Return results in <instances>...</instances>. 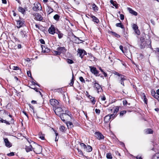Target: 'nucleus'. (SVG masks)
<instances>
[{
	"instance_id": "f257e3e1",
	"label": "nucleus",
	"mask_w": 159,
	"mask_h": 159,
	"mask_svg": "<svg viewBox=\"0 0 159 159\" xmlns=\"http://www.w3.org/2000/svg\"><path fill=\"white\" fill-rule=\"evenodd\" d=\"M147 36L148 37V39H146V40H144V36L141 37L140 38V41L141 43V45L143 48H144L147 46H148L149 47H151V39L148 36Z\"/></svg>"
},
{
	"instance_id": "f03ea898",
	"label": "nucleus",
	"mask_w": 159,
	"mask_h": 159,
	"mask_svg": "<svg viewBox=\"0 0 159 159\" xmlns=\"http://www.w3.org/2000/svg\"><path fill=\"white\" fill-rule=\"evenodd\" d=\"M70 114L69 112L66 111L65 113H61V115H60V117L63 121H65L71 118Z\"/></svg>"
},
{
	"instance_id": "7ed1b4c3",
	"label": "nucleus",
	"mask_w": 159,
	"mask_h": 159,
	"mask_svg": "<svg viewBox=\"0 0 159 159\" xmlns=\"http://www.w3.org/2000/svg\"><path fill=\"white\" fill-rule=\"evenodd\" d=\"M34 152L36 154L41 153L42 148L41 146L37 144H35L34 147L33 148Z\"/></svg>"
},
{
	"instance_id": "20e7f679",
	"label": "nucleus",
	"mask_w": 159,
	"mask_h": 159,
	"mask_svg": "<svg viewBox=\"0 0 159 159\" xmlns=\"http://www.w3.org/2000/svg\"><path fill=\"white\" fill-rule=\"evenodd\" d=\"M93 85L94 88L97 91L98 93L101 92L102 91V89L100 85L96 81L93 82Z\"/></svg>"
},
{
	"instance_id": "39448f33",
	"label": "nucleus",
	"mask_w": 159,
	"mask_h": 159,
	"mask_svg": "<svg viewBox=\"0 0 159 159\" xmlns=\"http://www.w3.org/2000/svg\"><path fill=\"white\" fill-rule=\"evenodd\" d=\"M33 10L35 11L41 10L42 7L40 4L38 2H36L34 4V6L33 7Z\"/></svg>"
},
{
	"instance_id": "423d86ee",
	"label": "nucleus",
	"mask_w": 159,
	"mask_h": 159,
	"mask_svg": "<svg viewBox=\"0 0 159 159\" xmlns=\"http://www.w3.org/2000/svg\"><path fill=\"white\" fill-rule=\"evenodd\" d=\"M63 111V110L60 107H57L54 111V112L56 115H59V116H60V115H61V113Z\"/></svg>"
},
{
	"instance_id": "0eeeda50",
	"label": "nucleus",
	"mask_w": 159,
	"mask_h": 159,
	"mask_svg": "<svg viewBox=\"0 0 159 159\" xmlns=\"http://www.w3.org/2000/svg\"><path fill=\"white\" fill-rule=\"evenodd\" d=\"M125 55L129 59H132V54L131 52L128 49H125L124 51Z\"/></svg>"
},
{
	"instance_id": "6e6552de",
	"label": "nucleus",
	"mask_w": 159,
	"mask_h": 159,
	"mask_svg": "<svg viewBox=\"0 0 159 159\" xmlns=\"http://www.w3.org/2000/svg\"><path fill=\"white\" fill-rule=\"evenodd\" d=\"M4 141L5 143V145L7 147L10 148L11 147V143L9 141L7 138H4Z\"/></svg>"
},
{
	"instance_id": "1a4fd4ad",
	"label": "nucleus",
	"mask_w": 159,
	"mask_h": 159,
	"mask_svg": "<svg viewBox=\"0 0 159 159\" xmlns=\"http://www.w3.org/2000/svg\"><path fill=\"white\" fill-rule=\"evenodd\" d=\"M50 102L51 104L53 106H56L58 105L59 102L56 100L52 99L50 100Z\"/></svg>"
},
{
	"instance_id": "9d476101",
	"label": "nucleus",
	"mask_w": 159,
	"mask_h": 159,
	"mask_svg": "<svg viewBox=\"0 0 159 159\" xmlns=\"http://www.w3.org/2000/svg\"><path fill=\"white\" fill-rule=\"evenodd\" d=\"M34 16L35 17V18L37 20L41 21L42 20L43 18L42 16L38 13H36L34 14Z\"/></svg>"
},
{
	"instance_id": "9b49d317",
	"label": "nucleus",
	"mask_w": 159,
	"mask_h": 159,
	"mask_svg": "<svg viewBox=\"0 0 159 159\" xmlns=\"http://www.w3.org/2000/svg\"><path fill=\"white\" fill-rule=\"evenodd\" d=\"M95 137L98 139H102L104 138L103 135L100 132H96L95 133Z\"/></svg>"
},
{
	"instance_id": "f8f14e48",
	"label": "nucleus",
	"mask_w": 159,
	"mask_h": 159,
	"mask_svg": "<svg viewBox=\"0 0 159 159\" xmlns=\"http://www.w3.org/2000/svg\"><path fill=\"white\" fill-rule=\"evenodd\" d=\"M89 67L91 71L95 75H97L98 74V72L95 67H92L91 66H90Z\"/></svg>"
},
{
	"instance_id": "ddd939ff",
	"label": "nucleus",
	"mask_w": 159,
	"mask_h": 159,
	"mask_svg": "<svg viewBox=\"0 0 159 159\" xmlns=\"http://www.w3.org/2000/svg\"><path fill=\"white\" fill-rule=\"evenodd\" d=\"M78 50V53L79 54L80 56V57L81 58H82L83 57L85 54V51H84V50L80 49H79Z\"/></svg>"
},
{
	"instance_id": "4468645a",
	"label": "nucleus",
	"mask_w": 159,
	"mask_h": 159,
	"mask_svg": "<svg viewBox=\"0 0 159 159\" xmlns=\"http://www.w3.org/2000/svg\"><path fill=\"white\" fill-rule=\"evenodd\" d=\"M24 25V22L21 20L17 21L16 26L18 28H20Z\"/></svg>"
},
{
	"instance_id": "2eb2a0df",
	"label": "nucleus",
	"mask_w": 159,
	"mask_h": 159,
	"mask_svg": "<svg viewBox=\"0 0 159 159\" xmlns=\"http://www.w3.org/2000/svg\"><path fill=\"white\" fill-rule=\"evenodd\" d=\"M49 32L52 34H54L55 33V29L54 26L53 25H52L48 30Z\"/></svg>"
},
{
	"instance_id": "dca6fc26",
	"label": "nucleus",
	"mask_w": 159,
	"mask_h": 159,
	"mask_svg": "<svg viewBox=\"0 0 159 159\" xmlns=\"http://www.w3.org/2000/svg\"><path fill=\"white\" fill-rule=\"evenodd\" d=\"M57 50L59 52L60 54L61 53H64L66 51V50L64 47H61L57 48Z\"/></svg>"
},
{
	"instance_id": "f3484780",
	"label": "nucleus",
	"mask_w": 159,
	"mask_h": 159,
	"mask_svg": "<svg viewBox=\"0 0 159 159\" xmlns=\"http://www.w3.org/2000/svg\"><path fill=\"white\" fill-rule=\"evenodd\" d=\"M32 145L29 143V145L26 146L25 149L27 152H28L32 150Z\"/></svg>"
},
{
	"instance_id": "a211bd4d",
	"label": "nucleus",
	"mask_w": 159,
	"mask_h": 159,
	"mask_svg": "<svg viewBox=\"0 0 159 159\" xmlns=\"http://www.w3.org/2000/svg\"><path fill=\"white\" fill-rule=\"evenodd\" d=\"M127 10L129 11V13L133 15H134L135 16H136L137 15V13L135 11L133 10L131 8L128 7L127 8Z\"/></svg>"
},
{
	"instance_id": "6ab92c4d",
	"label": "nucleus",
	"mask_w": 159,
	"mask_h": 159,
	"mask_svg": "<svg viewBox=\"0 0 159 159\" xmlns=\"http://www.w3.org/2000/svg\"><path fill=\"white\" fill-rule=\"evenodd\" d=\"M42 51L43 52H49V50L44 45H41Z\"/></svg>"
},
{
	"instance_id": "aec40b11",
	"label": "nucleus",
	"mask_w": 159,
	"mask_h": 159,
	"mask_svg": "<svg viewBox=\"0 0 159 159\" xmlns=\"http://www.w3.org/2000/svg\"><path fill=\"white\" fill-rule=\"evenodd\" d=\"M92 150V147L89 145L86 146V148H85L84 151L86 152H91Z\"/></svg>"
},
{
	"instance_id": "412c9836",
	"label": "nucleus",
	"mask_w": 159,
	"mask_h": 159,
	"mask_svg": "<svg viewBox=\"0 0 159 159\" xmlns=\"http://www.w3.org/2000/svg\"><path fill=\"white\" fill-rule=\"evenodd\" d=\"M90 16L92 18V20L93 21L97 23H98L99 22V20L95 16H93L92 15H91Z\"/></svg>"
},
{
	"instance_id": "4be33fe9",
	"label": "nucleus",
	"mask_w": 159,
	"mask_h": 159,
	"mask_svg": "<svg viewBox=\"0 0 159 159\" xmlns=\"http://www.w3.org/2000/svg\"><path fill=\"white\" fill-rule=\"evenodd\" d=\"M47 12L50 14L53 11V10L49 6H48L46 9Z\"/></svg>"
},
{
	"instance_id": "5701e85b",
	"label": "nucleus",
	"mask_w": 159,
	"mask_h": 159,
	"mask_svg": "<svg viewBox=\"0 0 159 159\" xmlns=\"http://www.w3.org/2000/svg\"><path fill=\"white\" fill-rule=\"evenodd\" d=\"M145 133L146 134H151L153 133V130L151 129H148L145 130Z\"/></svg>"
},
{
	"instance_id": "b1692460",
	"label": "nucleus",
	"mask_w": 159,
	"mask_h": 159,
	"mask_svg": "<svg viewBox=\"0 0 159 159\" xmlns=\"http://www.w3.org/2000/svg\"><path fill=\"white\" fill-rule=\"evenodd\" d=\"M110 115H108L105 116L104 118V121L105 122H108L111 119Z\"/></svg>"
},
{
	"instance_id": "393cba45",
	"label": "nucleus",
	"mask_w": 159,
	"mask_h": 159,
	"mask_svg": "<svg viewBox=\"0 0 159 159\" xmlns=\"http://www.w3.org/2000/svg\"><path fill=\"white\" fill-rule=\"evenodd\" d=\"M26 36L25 32V31H21L20 32V36L21 38H24Z\"/></svg>"
},
{
	"instance_id": "a878e982",
	"label": "nucleus",
	"mask_w": 159,
	"mask_h": 159,
	"mask_svg": "<svg viewBox=\"0 0 159 159\" xmlns=\"http://www.w3.org/2000/svg\"><path fill=\"white\" fill-rule=\"evenodd\" d=\"M66 124L68 128H71L73 126V124L71 122L67 121L66 123Z\"/></svg>"
},
{
	"instance_id": "bb28decb",
	"label": "nucleus",
	"mask_w": 159,
	"mask_h": 159,
	"mask_svg": "<svg viewBox=\"0 0 159 159\" xmlns=\"http://www.w3.org/2000/svg\"><path fill=\"white\" fill-rule=\"evenodd\" d=\"M56 33L57 34L58 37L59 39H60L62 38L63 36V34L62 33H61L60 31H58Z\"/></svg>"
},
{
	"instance_id": "cd10ccee",
	"label": "nucleus",
	"mask_w": 159,
	"mask_h": 159,
	"mask_svg": "<svg viewBox=\"0 0 159 159\" xmlns=\"http://www.w3.org/2000/svg\"><path fill=\"white\" fill-rule=\"evenodd\" d=\"M89 98H90L91 99V102L93 104H95V100H94V98L93 97L91 96H89Z\"/></svg>"
},
{
	"instance_id": "c85d7f7f",
	"label": "nucleus",
	"mask_w": 159,
	"mask_h": 159,
	"mask_svg": "<svg viewBox=\"0 0 159 159\" xmlns=\"http://www.w3.org/2000/svg\"><path fill=\"white\" fill-rule=\"evenodd\" d=\"M92 9H93L94 11H95L98 10V7L95 4H93L92 5Z\"/></svg>"
},
{
	"instance_id": "c756f323",
	"label": "nucleus",
	"mask_w": 159,
	"mask_h": 159,
	"mask_svg": "<svg viewBox=\"0 0 159 159\" xmlns=\"http://www.w3.org/2000/svg\"><path fill=\"white\" fill-rule=\"evenodd\" d=\"M119 79H120L121 81L120 82L121 84H122L124 86V83L123 82V81L125 79L124 77V76H121V77H119Z\"/></svg>"
},
{
	"instance_id": "7c9ffc66",
	"label": "nucleus",
	"mask_w": 159,
	"mask_h": 159,
	"mask_svg": "<svg viewBox=\"0 0 159 159\" xmlns=\"http://www.w3.org/2000/svg\"><path fill=\"white\" fill-rule=\"evenodd\" d=\"M152 159H159V153H156L153 156Z\"/></svg>"
},
{
	"instance_id": "2f4dec72",
	"label": "nucleus",
	"mask_w": 159,
	"mask_h": 159,
	"mask_svg": "<svg viewBox=\"0 0 159 159\" xmlns=\"http://www.w3.org/2000/svg\"><path fill=\"white\" fill-rule=\"evenodd\" d=\"M18 10L19 11L21 12L22 14H24L25 12V11L24 9L22 7H19Z\"/></svg>"
},
{
	"instance_id": "473e14b6",
	"label": "nucleus",
	"mask_w": 159,
	"mask_h": 159,
	"mask_svg": "<svg viewBox=\"0 0 159 159\" xmlns=\"http://www.w3.org/2000/svg\"><path fill=\"white\" fill-rule=\"evenodd\" d=\"M53 18L56 20H58L60 18V16L58 14H56L54 16Z\"/></svg>"
},
{
	"instance_id": "72a5a7b5",
	"label": "nucleus",
	"mask_w": 159,
	"mask_h": 159,
	"mask_svg": "<svg viewBox=\"0 0 159 159\" xmlns=\"http://www.w3.org/2000/svg\"><path fill=\"white\" fill-rule=\"evenodd\" d=\"M106 157L107 158L111 159L112 157L111 154V153H107L106 154Z\"/></svg>"
},
{
	"instance_id": "f704fd0d",
	"label": "nucleus",
	"mask_w": 159,
	"mask_h": 159,
	"mask_svg": "<svg viewBox=\"0 0 159 159\" xmlns=\"http://www.w3.org/2000/svg\"><path fill=\"white\" fill-rule=\"evenodd\" d=\"M0 122H2V123L4 122L8 125H10V123L9 122L6 121L5 120H3L2 119H0Z\"/></svg>"
},
{
	"instance_id": "c9c22d12",
	"label": "nucleus",
	"mask_w": 159,
	"mask_h": 159,
	"mask_svg": "<svg viewBox=\"0 0 159 159\" xmlns=\"http://www.w3.org/2000/svg\"><path fill=\"white\" fill-rule=\"evenodd\" d=\"M39 138L42 140L44 139V135L43 134L41 133L40 134H39Z\"/></svg>"
},
{
	"instance_id": "e433bc0d",
	"label": "nucleus",
	"mask_w": 159,
	"mask_h": 159,
	"mask_svg": "<svg viewBox=\"0 0 159 159\" xmlns=\"http://www.w3.org/2000/svg\"><path fill=\"white\" fill-rule=\"evenodd\" d=\"M116 26L117 27H120L121 28H124L123 25L121 24V23H118L116 24Z\"/></svg>"
},
{
	"instance_id": "4c0bfd02",
	"label": "nucleus",
	"mask_w": 159,
	"mask_h": 159,
	"mask_svg": "<svg viewBox=\"0 0 159 159\" xmlns=\"http://www.w3.org/2000/svg\"><path fill=\"white\" fill-rule=\"evenodd\" d=\"M116 113H115V112H114V113L110 115V118L113 119L116 116Z\"/></svg>"
},
{
	"instance_id": "58836bf2",
	"label": "nucleus",
	"mask_w": 159,
	"mask_h": 159,
	"mask_svg": "<svg viewBox=\"0 0 159 159\" xmlns=\"http://www.w3.org/2000/svg\"><path fill=\"white\" fill-rule=\"evenodd\" d=\"M143 98L144 99L143 100H144V102L145 103L147 104V99L146 98L145 95V94L144 93L143 94Z\"/></svg>"
},
{
	"instance_id": "ea45409f",
	"label": "nucleus",
	"mask_w": 159,
	"mask_h": 159,
	"mask_svg": "<svg viewBox=\"0 0 159 159\" xmlns=\"http://www.w3.org/2000/svg\"><path fill=\"white\" fill-rule=\"evenodd\" d=\"M80 145L81 147L82 148L84 149V150L85 149V148H86V146L84 143H81L80 144Z\"/></svg>"
},
{
	"instance_id": "a19ab883",
	"label": "nucleus",
	"mask_w": 159,
	"mask_h": 159,
	"mask_svg": "<svg viewBox=\"0 0 159 159\" xmlns=\"http://www.w3.org/2000/svg\"><path fill=\"white\" fill-rule=\"evenodd\" d=\"M73 77H74V75H73V73H72V79L71 80V81L70 83L69 84L71 86L73 85V84H74Z\"/></svg>"
},
{
	"instance_id": "79ce46f5",
	"label": "nucleus",
	"mask_w": 159,
	"mask_h": 159,
	"mask_svg": "<svg viewBox=\"0 0 159 159\" xmlns=\"http://www.w3.org/2000/svg\"><path fill=\"white\" fill-rule=\"evenodd\" d=\"M151 93L152 96H155L156 95H157V93H156L155 91L153 90H151Z\"/></svg>"
},
{
	"instance_id": "37998d69",
	"label": "nucleus",
	"mask_w": 159,
	"mask_h": 159,
	"mask_svg": "<svg viewBox=\"0 0 159 159\" xmlns=\"http://www.w3.org/2000/svg\"><path fill=\"white\" fill-rule=\"evenodd\" d=\"M65 129V127L63 126H61L60 128V131L63 132Z\"/></svg>"
},
{
	"instance_id": "c03bdc74",
	"label": "nucleus",
	"mask_w": 159,
	"mask_h": 159,
	"mask_svg": "<svg viewBox=\"0 0 159 159\" xmlns=\"http://www.w3.org/2000/svg\"><path fill=\"white\" fill-rule=\"evenodd\" d=\"M67 61L69 64H72L73 63V61L72 60L68 59L67 60Z\"/></svg>"
},
{
	"instance_id": "a18cd8bd",
	"label": "nucleus",
	"mask_w": 159,
	"mask_h": 159,
	"mask_svg": "<svg viewBox=\"0 0 159 159\" xmlns=\"http://www.w3.org/2000/svg\"><path fill=\"white\" fill-rule=\"evenodd\" d=\"M111 3L112 4L113 6H115L116 8L117 7V5L114 3V2L112 0L110 1Z\"/></svg>"
},
{
	"instance_id": "49530a36",
	"label": "nucleus",
	"mask_w": 159,
	"mask_h": 159,
	"mask_svg": "<svg viewBox=\"0 0 159 159\" xmlns=\"http://www.w3.org/2000/svg\"><path fill=\"white\" fill-rule=\"evenodd\" d=\"M95 111L96 114L98 115H99L100 112V110L98 109H96L95 110Z\"/></svg>"
},
{
	"instance_id": "de8ad7c7",
	"label": "nucleus",
	"mask_w": 159,
	"mask_h": 159,
	"mask_svg": "<svg viewBox=\"0 0 159 159\" xmlns=\"http://www.w3.org/2000/svg\"><path fill=\"white\" fill-rule=\"evenodd\" d=\"M100 98H101V100L102 101H104L106 100V98L104 95H103V96H101Z\"/></svg>"
},
{
	"instance_id": "09e8293b",
	"label": "nucleus",
	"mask_w": 159,
	"mask_h": 159,
	"mask_svg": "<svg viewBox=\"0 0 159 159\" xmlns=\"http://www.w3.org/2000/svg\"><path fill=\"white\" fill-rule=\"evenodd\" d=\"M133 28L135 30L138 29V27L136 25L134 24L133 25Z\"/></svg>"
},
{
	"instance_id": "8fccbe9b",
	"label": "nucleus",
	"mask_w": 159,
	"mask_h": 159,
	"mask_svg": "<svg viewBox=\"0 0 159 159\" xmlns=\"http://www.w3.org/2000/svg\"><path fill=\"white\" fill-rule=\"evenodd\" d=\"M53 53L55 55H59L60 54L59 52L57 50V51H54Z\"/></svg>"
},
{
	"instance_id": "3c124183",
	"label": "nucleus",
	"mask_w": 159,
	"mask_h": 159,
	"mask_svg": "<svg viewBox=\"0 0 159 159\" xmlns=\"http://www.w3.org/2000/svg\"><path fill=\"white\" fill-rule=\"evenodd\" d=\"M135 32L138 35H139L140 34V32L138 30V29L137 30H134Z\"/></svg>"
},
{
	"instance_id": "603ef678",
	"label": "nucleus",
	"mask_w": 159,
	"mask_h": 159,
	"mask_svg": "<svg viewBox=\"0 0 159 159\" xmlns=\"http://www.w3.org/2000/svg\"><path fill=\"white\" fill-rule=\"evenodd\" d=\"M123 105L124 106H126L127 104L128 103V102L126 100H125L123 101Z\"/></svg>"
},
{
	"instance_id": "864d4df0",
	"label": "nucleus",
	"mask_w": 159,
	"mask_h": 159,
	"mask_svg": "<svg viewBox=\"0 0 159 159\" xmlns=\"http://www.w3.org/2000/svg\"><path fill=\"white\" fill-rule=\"evenodd\" d=\"M14 153L13 152H11L9 153H8L7 154V156H14Z\"/></svg>"
},
{
	"instance_id": "5fc2aeb1",
	"label": "nucleus",
	"mask_w": 159,
	"mask_h": 159,
	"mask_svg": "<svg viewBox=\"0 0 159 159\" xmlns=\"http://www.w3.org/2000/svg\"><path fill=\"white\" fill-rule=\"evenodd\" d=\"M113 34L116 37L118 38L120 37V36L118 34L116 33L115 32H112Z\"/></svg>"
},
{
	"instance_id": "6e6d98bb",
	"label": "nucleus",
	"mask_w": 159,
	"mask_h": 159,
	"mask_svg": "<svg viewBox=\"0 0 159 159\" xmlns=\"http://www.w3.org/2000/svg\"><path fill=\"white\" fill-rule=\"evenodd\" d=\"M78 153L79 154L82 155H83V153L81 150H80L79 149H77Z\"/></svg>"
},
{
	"instance_id": "4d7b16f0",
	"label": "nucleus",
	"mask_w": 159,
	"mask_h": 159,
	"mask_svg": "<svg viewBox=\"0 0 159 159\" xmlns=\"http://www.w3.org/2000/svg\"><path fill=\"white\" fill-rule=\"evenodd\" d=\"M120 19L122 20H123L124 19V16L123 14H121L120 15Z\"/></svg>"
},
{
	"instance_id": "13d9d810",
	"label": "nucleus",
	"mask_w": 159,
	"mask_h": 159,
	"mask_svg": "<svg viewBox=\"0 0 159 159\" xmlns=\"http://www.w3.org/2000/svg\"><path fill=\"white\" fill-rule=\"evenodd\" d=\"M27 75L28 76H29L30 77H31V73L30 71H27Z\"/></svg>"
},
{
	"instance_id": "bf43d9fd",
	"label": "nucleus",
	"mask_w": 159,
	"mask_h": 159,
	"mask_svg": "<svg viewBox=\"0 0 159 159\" xmlns=\"http://www.w3.org/2000/svg\"><path fill=\"white\" fill-rule=\"evenodd\" d=\"M126 112L125 111H121L120 113V115L123 116L124 114H125Z\"/></svg>"
},
{
	"instance_id": "052dcab7",
	"label": "nucleus",
	"mask_w": 159,
	"mask_h": 159,
	"mask_svg": "<svg viewBox=\"0 0 159 159\" xmlns=\"http://www.w3.org/2000/svg\"><path fill=\"white\" fill-rule=\"evenodd\" d=\"M120 49L121 50V51H122V52H123V53H124L125 52V51H124L123 50V47L121 45H120Z\"/></svg>"
},
{
	"instance_id": "680f3d73",
	"label": "nucleus",
	"mask_w": 159,
	"mask_h": 159,
	"mask_svg": "<svg viewBox=\"0 0 159 159\" xmlns=\"http://www.w3.org/2000/svg\"><path fill=\"white\" fill-rule=\"evenodd\" d=\"M80 80L82 82H84V79H83V77H80Z\"/></svg>"
},
{
	"instance_id": "e2e57ef3",
	"label": "nucleus",
	"mask_w": 159,
	"mask_h": 159,
	"mask_svg": "<svg viewBox=\"0 0 159 159\" xmlns=\"http://www.w3.org/2000/svg\"><path fill=\"white\" fill-rule=\"evenodd\" d=\"M40 41L41 43L43 44H45V42L43 39H40Z\"/></svg>"
},
{
	"instance_id": "0e129e2a",
	"label": "nucleus",
	"mask_w": 159,
	"mask_h": 159,
	"mask_svg": "<svg viewBox=\"0 0 159 159\" xmlns=\"http://www.w3.org/2000/svg\"><path fill=\"white\" fill-rule=\"evenodd\" d=\"M13 70H18L19 69V68L17 66H13Z\"/></svg>"
},
{
	"instance_id": "69168bd1",
	"label": "nucleus",
	"mask_w": 159,
	"mask_h": 159,
	"mask_svg": "<svg viewBox=\"0 0 159 159\" xmlns=\"http://www.w3.org/2000/svg\"><path fill=\"white\" fill-rule=\"evenodd\" d=\"M158 95H156L155 96H154V98L156 99H157L158 100H159V96Z\"/></svg>"
},
{
	"instance_id": "338daca9",
	"label": "nucleus",
	"mask_w": 159,
	"mask_h": 159,
	"mask_svg": "<svg viewBox=\"0 0 159 159\" xmlns=\"http://www.w3.org/2000/svg\"><path fill=\"white\" fill-rule=\"evenodd\" d=\"M136 157L137 159H142L141 157L139 155L136 156Z\"/></svg>"
},
{
	"instance_id": "774afa93",
	"label": "nucleus",
	"mask_w": 159,
	"mask_h": 159,
	"mask_svg": "<svg viewBox=\"0 0 159 159\" xmlns=\"http://www.w3.org/2000/svg\"><path fill=\"white\" fill-rule=\"evenodd\" d=\"M155 51H156V52H159V48H155Z\"/></svg>"
}]
</instances>
